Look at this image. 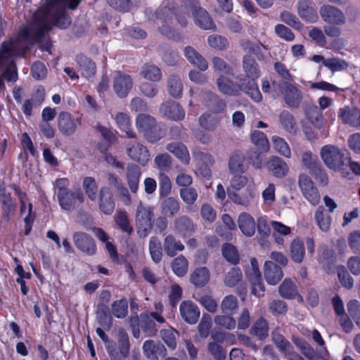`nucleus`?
<instances>
[{
  "instance_id": "obj_22",
  "label": "nucleus",
  "mask_w": 360,
  "mask_h": 360,
  "mask_svg": "<svg viewBox=\"0 0 360 360\" xmlns=\"http://www.w3.org/2000/svg\"><path fill=\"white\" fill-rule=\"evenodd\" d=\"M268 171L277 178H283L288 172L287 163L278 157H271L266 162Z\"/></svg>"
},
{
  "instance_id": "obj_56",
  "label": "nucleus",
  "mask_w": 360,
  "mask_h": 360,
  "mask_svg": "<svg viewBox=\"0 0 360 360\" xmlns=\"http://www.w3.org/2000/svg\"><path fill=\"white\" fill-rule=\"evenodd\" d=\"M251 141L254 143L257 148L258 150L266 152L269 148V141L264 134V132L255 130L251 134Z\"/></svg>"
},
{
  "instance_id": "obj_14",
  "label": "nucleus",
  "mask_w": 360,
  "mask_h": 360,
  "mask_svg": "<svg viewBox=\"0 0 360 360\" xmlns=\"http://www.w3.org/2000/svg\"><path fill=\"white\" fill-rule=\"evenodd\" d=\"M160 112L172 120H183L185 117V111L182 106L173 100H167L162 103L160 107Z\"/></svg>"
},
{
  "instance_id": "obj_27",
  "label": "nucleus",
  "mask_w": 360,
  "mask_h": 360,
  "mask_svg": "<svg viewBox=\"0 0 360 360\" xmlns=\"http://www.w3.org/2000/svg\"><path fill=\"white\" fill-rule=\"evenodd\" d=\"M184 54L190 63L198 67L201 71H205L208 68L207 60L193 47L186 46L184 49Z\"/></svg>"
},
{
  "instance_id": "obj_31",
  "label": "nucleus",
  "mask_w": 360,
  "mask_h": 360,
  "mask_svg": "<svg viewBox=\"0 0 360 360\" xmlns=\"http://www.w3.org/2000/svg\"><path fill=\"white\" fill-rule=\"evenodd\" d=\"M245 155L240 151H234L229 159V170L231 174L244 173L246 170Z\"/></svg>"
},
{
  "instance_id": "obj_23",
  "label": "nucleus",
  "mask_w": 360,
  "mask_h": 360,
  "mask_svg": "<svg viewBox=\"0 0 360 360\" xmlns=\"http://www.w3.org/2000/svg\"><path fill=\"white\" fill-rule=\"evenodd\" d=\"M311 0H300L297 3V13L300 17L309 22H315L317 18V12L312 5Z\"/></svg>"
},
{
  "instance_id": "obj_47",
  "label": "nucleus",
  "mask_w": 360,
  "mask_h": 360,
  "mask_svg": "<svg viewBox=\"0 0 360 360\" xmlns=\"http://www.w3.org/2000/svg\"><path fill=\"white\" fill-rule=\"evenodd\" d=\"M314 218L319 228L324 232L329 230L330 227L331 218L330 216L325 212L323 206L318 207L315 212Z\"/></svg>"
},
{
  "instance_id": "obj_10",
  "label": "nucleus",
  "mask_w": 360,
  "mask_h": 360,
  "mask_svg": "<svg viewBox=\"0 0 360 360\" xmlns=\"http://www.w3.org/2000/svg\"><path fill=\"white\" fill-rule=\"evenodd\" d=\"M127 155L134 161L145 166L150 159V153L146 146L136 141H131L126 145Z\"/></svg>"
},
{
  "instance_id": "obj_40",
  "label": "nucleus",
  "mask_w": 360,
  "mask_h": 360,
  "mask_svg": "<svg viewBox=\"0 0 360 360\" xmlns=\"http://www.w3.org/2000/svg\"><path fill=\"white\" fill-rule=\"evenodd\" d=\"M240 46L243 49V50L247 53L246 55L253 54L256 56L258 60H261L264 58V55L262 53V48L265 49V46L262 45L260 42H254L249 39H242L240 41Z\"/></svg>"
},
{
  "instance_id": "obj_24",
  "label": "nucleus",
  "mask_w": 360,
  "mask_h": 360,
  "mask_svg": "<svg viewBox=\"0 0 360 360\" xmlns=\"http://www.w3.org/2000/svg\"><path fill=\"white\" fill-rule=\"evenodd\" d=\"M338 113L340 118L344 124H349L353 127H359L360 126L359 109L345 107L340 108Z\"/></svg>"
},
{
  "instance_id": "obj_38",
  "label": "nucleus",
  "mask_w": 360,
  "mask_h": 360,
  "mask_svg": "<svg viewBox=\"0 0 360 360\" xmlns=\"http://www.w3.org/2000/svg\"><path fill=\"white\" fill-rule=\"evenodd\" d=\"M290 257L291 259L297 264L303 262L305 255L304 243L298 238L291 241L290 248Z\"/></svg>"
},
{
  "instance_id": "obj_52",
  "label": "nucleus",
  "mask_w": 360,
  "mask_h": 360,
  "mask_svg": "<svg viewBox=\"0 0 360 360\" xmlns=\"http://www.w3.org/2000/svg\"><path fill=\"white\" fill-rule=\"evenodd\" d=\"M149 251L153 261L159 263L162 260V252L161 243L157 236H152L149 241Z\"/></svg>"
},
{
  "instance_id": "obj_37",
  "label": "nucleus",
  "mask_w": 360,
  "mask_h": 360,
  "mask_svg": "<svg viewBox=\"0 0 360 360\" xmlns=\"http://www.w3.org/2000/svg\"><path fill=\"white\" fill-rule=\"evenodd\" d=\"M210 274L205 266L196 268L190 276V281L197 288L205 286L210 281Z\"/></svg>"
},
{
  "instance_id": "obj_44",
  "label": "nucleus",
  "mask_w": 360,
  "mask_h": 360,
  "mask_svg": "<svg viewBox=\"0 0 360 360\" xmlns=\"http://www.w3.org/2000/svg\"><path fill=\"white\" fill-rule=\"evenodd\" d=\"M282 332V329L277 326L272 330L271 333V341L281 352L287 351L292 345L290 342L284 337Z\"/></svg>"
},
{
  "instance_id": "obj_42",
  "label": "nucleus",
  "mask_w": 360,
  "mask_h": 360,
  "mask_svg": "<svg viewBox=\"0 0 360 360\" xmlns=\"http://www.w3.org/2000/svg\"><path fill=\"white\" fill-rule=\"evenodd\" d=\"M269 329L268 321L261 316L254 323L250 332L259 340H263L269 336Z\"/></svg>"
},
{
  "instance_id": "obj_11",
  "label": "nucleus",
  "mask_w": 360,
  "mask_h": 360,
  "mask_svg": "<svg viewBox=\"0 0 360 360\" xmlns=\"http://www.w3.org/2000/svg\"><path fill=\"white\" fill-rule=\"evenodd\" d=\"M57 198L61 209L69 212L76 209L77 200L80 203L84 202V194L79 189L75 191L70 190L61 194H57Z\"/></svg>"
},
{
  "instance_id": "obj_3",
  "label": "nucleus",
  "mask_w": 360,
  "mask_h": 360,
  "mask_svg": "<svg viewBox=\"0 0 360 360\" xmlns=\"http://www.w3.org/2000/svg\"><path fill=\"white\" fill-rule=\"evenodd\" d=\"M154 217V207L140 202L135 214L137 233L141 238H146L153 229L152 220Z\"/></svg>"
},
{
  "instance_id": "obj_12",
  "label": "nucleus",
  "mask_w": 360,
  "mask_h": 360,
  "mask_svg": "<svg viewBox=\"0 0 360 360\" xmlns=\"http://www.w3.org/2000/svg\"><path fill=\"white\" fill-rule=\"evenodd\" d=\"M319 12L323 20L330 25H342L346 22L342 11L333 6L323 5Z\"/></svg>"
},
{
  "instance_id": "obj_51",
  "label": "nucleus",
  "mask_w": 360,
  "mask_h": 360,
  "mask_svg": "<svg viewBox=\"0 0 360 360\" xmlns=\"http://www.w3.org/2000/svg\"><path fill=\"white\" fill-rule=\"evenodd\" d=\"M268 309L274 316H283L287 314L288 307L284 300L275 299L269 302Z\"/></svg>"
},
{
  "instance_id": "obj_55",
  "label": "nucleus",
  "mask_w": 360,
  "mask_h": 360,
  "mask_svg": "<svg viewBox=\"0 0 360 360\" xmlns=\"http://www.w3.org/2000/svg\"><path fill=\"white\" fill-rule=\"evenodd\" d=\"M179 195L186 205L191 206L198 199V193L195 188L190 186L180 188Z\"/></svg>"
},
{
  "instance_id": "obj_5",
  "label": "nucleus",
  "mask_w": 360,
  "mask_h": 360,
  "mask_svg": "<svg viewBox=\"0 0 360 360\" xmlns=\"http://www.w3.org/2000/svg\"><path fill=\"white\" fill-rule=\"evenodd\" d=\"M285 103L291 108H298L303 98L302 91L291 82H279L277 84Z\"/></svg>"
},
{
  "instance_id": "obj_20",
  "label": "nucleus",
  "mask_w": 360,
  "mask_h": 360,
  "mask_svg": "<svg viewBox=\"0 0 360 360\" xmlns=\"http://www.w3.org/2000/svg\"><path fill=\"white\" fill-rule=\"evenodd\" d=\"M243 70L245 73V77L242 78L243 82H248V80L257 79L260 75L259 65L256 60L250 55H244L242 60Z\"/></svg>"
},
{
  "instance_id": "obj_59",
  "label": "nucleus",
  "mask_w": 360,
  "mask_h": 360,
  "mask_svg": "<svg viewBox=\"0 0 360 360\" xmlns=\"http://www.w3.org/2000/svg\"><path fill=\"white\" fill-rule=\"evenodd\" d=\"M112 314L119 319L124 318L128 313V302L126 299L113 302L111 304Z\"/></svg>"
},
{
  "instance_id": "obj_18",
  "label": "nucleus",
  "mask_w": 360,
  "mask_h": 360,
  "mask_svg": "<svg viewBox=\"0 0 360 360\" xmlns=\"http://www.w3.org/2000/svg\"><path fill=\"white\" fill-rule=\"evenodd\" d=\"M180 315L182 319L188 324H195L200 317V309L198 306L190 300L183 301L179 306Z\"/></svg>"
},
{
  "instance_id": "obj_64",
  "label": "nucleus",
  "mask_w": 360,
  "mask_h": 360,
  "mask_svg": "<svg viewBox=\"0 0 360 360\" xmlns=\"http://www.w3.org/2000/svg\"><path fill=\"white\" fill-rule=\"evenodd\" d=\"M232 314L217 315L214 318V323L228 330H233L236 328V322Z\"/></svg>"
},
{
  "instance_id": "obj_28",
  "label": "nucleus",
  "mask_w": 360,
  "mask_h": 360,
  "mask_svg": "<svg viewBox=\"0 0 360 360\" xmlns=\"http://www.w3.org/2000/svg\"><path fill=\"white\" fill-rule=\"evenodd\" d=\"M76 62L79 65L82 75L86 79L92 78L96 72V63L83 54L76 56Z\"/></svg>"
},
{
  "instance_id": "obj_62",
  "label": "nucleus",
  "mask_w": 360,
  "mask_h": 360,
  "mask_svg": "<svg viewBox=\"0 0 360 360\" xmlns=\"http://www.w3.org/2000/svg\"><path fill=\"white\" fill-rule=\"evenodd\" d=\"M279 121L286 131L290 132L295 131L296 122L293 115L288 110H283L280 113Z\"/></svg>"
},
{
  "instance_id": "obj_34",
  "label": "nucleus",
  "mask_w": 360,
  "mask_h": 360,
  "mask_svg": "<svg viewBox=\"0 0 360 360\" xmlns=\"http://www.w3.org/2000/svg\"><path fill=\"white\" fill-rule=\"evenodd\" d=\"M227 195L233 203L243 207H248L254 198L252 192L249 189L240 193L231 188H227Z\"/></svg>"
},
{
  "instance_id": "obj_35",
  "label": "nucleus",
  "mask_w": 360,
  "mask_h": 360,
  "mask_svg": "<svg viewBox=\"0 0 360 360\" xmlns=\"http://www.w3.org/2000/svg\"><path fill=\"white\" fill-rule=\"evenodd\" d=\"M238 227L246 236L250 237L255 232V221L252 217L247 212H243L238 216Z\"/></svg>"
},
{
  "instance_id": "obj_39",
  "label": "nucleus",
  "mask_w": 360,
  "mask_h": 360,
  "mask_svg": "<svg viewBox=\"0 0 360 360\" xmlns=\"http://www.w3.org/2000/svg\"><path fill=\"white\" fill-rule=\"evenodd\" d=\"M167 129L164 125L158 124H153L150 129L143 134L145 139L150 143H155L165 136Z\"/></svg>"
},
{
  "instance_id": "obj_21",
  "label": "nucleus",
  "mask_w": 360,
  "mask_h": 360,
  "mask_svg": "<svg viewBox=\"0 0 360 360\" xmlns=\"http://www.w3.org/2000/svg\"><path fill=\"white\" fill-rule=\"evenodd\" d=\"M264 275L269 285H276L283 277L281 266L276 265L273 261H266L264 264Z\"/></svg>"
},
{
  "instance_id": "obj_50",
  "label": "nucleus",
  "mask_w": 360,
  "mask_h": 360,
  "mask_svg": "<svg viewBox=\"0 0 360 360\" xmlns=\"http://www.w3.org/2000/svg\"><path fill=\"white\" fill-rule=\"evenodd\" d=\"M238 308V299L233 295L225 296L220 304V309L225 314H233Z\"/></svg>"
},
{
  "instance_id": "obj_43",
  "label": "nucleus",
  "mask_w": 360,
  "mask_h": 360,
  "mask_svg": "<svg viewBox=\"0 0 360 360\" xmlns=\"http://www.w3.org/2000/svg\"><path fill=\"white\" fill-rule=\"evenodd\" d=\"M195 23L203 30H214L216 26L205 9L202 8L193 16Z\"/></svg>"
},
{
  "instance_id": "obj_61",
  "label": "nucleus",
  "mask_w": 360,
  "mask_h": 360,
  "mask_svg": "<svg viewBox=\"0 0 360 360\" xmlns=\"http://www.w3.org/2000/svg\"><path fill=\"white\" fill-rule=\"evenodd\" d=\"M223 257L229 262L236 264L239 262V255L236 248L231 243H225L222 246Z\"/></svg>"
},
{
  "instance_id": "obj_15",
  "label": "nucleus",
  "mask_w": 360,
  "mask_h": 360,
  "mask_svg": "<svg viewBox=\"0 0 360 360\" xmlns=\"http://www.w3.org/2000/svg\"><path fill=\"white\" fill-rule=\"evenodd\" d=\"M131 76L117 72L113 80V89L120 98H125L133 87Z\"/></svg>"
},
{
  "instance_id": "obj_1",
  "label": "nucleus",
  "mask_w": 360,
  "mask_h": 360,
  "mask_svg": "<svg viewBox=\"0 0 360 360\" xmlns=\"http://www.w3.org/2000/svg\"><path fill=\"white\" fill-rule=\"evenodd\" d=\"M81 0H46V4L39 8L34 14L32 22L27 27L20 30L24 39L32 38L39 42L52 28L53 24L60 29H67L71 24V19L66 13V7L75 10Z\"/></svg>"
},
{
  "instance_id": "obj_46",
  "label": "nucleus",
  "mask_w": 360,
  "mask_h": 360,
  "mask_svg": "<svg viewBox=\"0 0 360 360\" xmlns=\"http://www.w3.org/2000/svg\"><path fill=\"white\" fill-rule=\"evenodd\" d=\"M82 188L91 201L95 202L97 200L99 190L94 178L91 176L85 177L82 182Z\"/></svg>"
},
{
  "instance_id": "obj_53",
  "label": "nucleus",
  "mask_w": 360,
  "mask_h": 360,
  "mask_svg": "<svg viewBox=\"0 0 360 360\" xmlns=\"http://www.w3.org/2000/svg\"><path fill=\"white\" fill-rule=\"evenodd\" d=\"M243 274L241 270L238 267H232L225 275L224 285L229 288H233L238 285L241 281Z\"/></svg>"
},
{
  "instance_id": "obj_13",
  "label": "nucleus",
  "mask_w": 360,
  "mask_h": 360,
  "mask_svg": "<svg viewBox=\"0 0 360 360\" xmlns=\"http://www.w3.org/2000/svg\"><path fill=\"white\" fill-rule=\"evenodd\" d=\"M98 204L100 210L105 214H111L115 208V201L111 189L102 186L98 195Z\"/></svg>"
},
{
  "instance_id": "obj_63",
  "label": "nucleus",
  "mask_w": 360,
  "mask_h": 360,
  "mask_svg": "<svg viewBox=\"0 0 360 360\" xmlns=\"http://www.w3.org/2000/svg\"><path fill=\"white\" fill-rule=\"evenodd\" d=\"M207 352L215 360H225L226 351L219 343L210 342L207 344Z\"/></svg>"
},
{
  "instance_id": "obj_33",
  "label": "nucleus",
  "mask_w": 360,
  "mask_h": 360,
  "mask_svg": "<svg viewBox=\"0 0 360 360\" xmlns=\"http://www.w3.org/2000/svg\"><path fill=\"white\" fill-rule=\"evenodd\" d=\"M163 248L167 256L173 257L177 255L178 252L184 250V245L174 236L169 234L164 239Z\"/></svg>"
},
{
  "instance_id": "obj_58",
  "label": "nucleus",
  "mask_w": 360,
  "mask_h": 360,
  "mask_svg": "<svg viewBox=\"0 0 360 360\" xmlns=\"http://www.w3.org/2000/svg\"><path fill=\"white\" fill-rule=\"evenodd\" d=\"M172 269L178 276H184L188 271V261L183 255L176 257L172 262Z\"/></svg>"
},
{
  "instance_id": "obj_32",
  "label": "nucleus",
  "mask_w": 360,
  "mask_h": 360,
  "mask_svg": "<svg viewBox=\"0 0 360 360\" xmlns=\"http://www.w3.org/2000/svg\"><path fill=\"white\" fill-rule=\"evenodd\" d=\"M279 295L288 300H293L298 297L302 300V297L298 293V290L295 281L289 278H285L278 288Z\"/></svg>"
},
{
  "instance_id": "obj_9",
  "label": "nucleus",
  "mask_w": 360,
  "mask_h": 360,
  "mask_svg": "<svg viewBox=\"0 0 360 360\" xmlns=\"http://www.w3.org/2000/svg\"><path fill=\"white\" fill-rule=\"evenodd\" d=\"M162 323L165 322L163 316L158 312L142 313L140 314V328L148 337L155 336L158 328L155 322Z\"/></svg>"
},
{
  "instance_id": "obj_17",
  "label": "nucleus",
  "mask_w": 360,
  "mask_h": 360,
  "mask_svg": "<svg viewBox=\"0 0 360 360\" xmlns=\"http://www.w3.org/2000/svg\"><path fill=\"white\" fill-rule=\"evenodd\" d=\"M143 354L149 359L158 360L159 356H167V349L160 342H155L153 340H148L143 345Z\"/></svg>"
},
{
  "instance_id": "obj_54",
  "label": "nucleus",
  "mask_w": 360,
  "mask_h": 360,
  "mask_svg": "<svg viewBox=\"0 0 360 360\" xmlns=\"http://www.w3.org/2000/svg\"><path fill=\"white\" fill-rule=\"evenodd\" d=\"M155 119L148 114H139L136 117V125L139 131L143 134L148 129L153 126L156 123Z\"/></svg>"
},
{
  "instance_id": "obj_6",
  "label": "nucleus",
  "mask_w": 360,
  "mask_h": 360,
  "mask_svg": "<svg viewBox=\"0 0 360 360\" xmlns=\"http://www.w3.org/2000/svg\"><path fill=\"white\" fill-rule=\"evenodd\" d=\"M298 186L303 196L312 205L319 203L321 196L311 177L306 174H300L298 176Z\"/></svg>"
},
{
  "instance_id": "obj_30",
  "label": "nucleus",
  "mask_w": 360,
  "mask_h": 360,
  "mask_svg": "<svg viewBox=\"0 0 360 360\" xmlns=\"http://www.w3.org/2000/svg\"><path fill=\"white\" fill-rule=\"evenodd\" d=\"M174 15L176 16L177 22L182 27H186L187 25V19L184 15H179L176 14L174 11V8H171L168 6H165L160 8H158L155 11V15L158 20H160L163 23H168L172 16Z\"/></svg>"
},
{
  "instance_id": "obj_41",
  "label": "nucleus",
  "mask_w": 360,
  "mask_h": 360,
  "mask_svg": "<svg viewBox=\"0 0 360 360\" xmlns=\"http://www.w3.org/2000/svg\"><path fill=\"white\" fill-rule=\"evenodd\" d=\"M96 313L99 324L105 330H109L112 323V318L110 315L108 306L104 304H98Z\"/></svg>"
},
{
  "instance_id": "obj_7",
  "label": "nucleus",
  "mask_w": 360,
  "mask_h": 360,
  "mask_svg": "<svg viewBox=\"0 0 360 360\" xmlns=\"http://www.w3.org/2000/svg\"><path fill=\"white\" fill-rule=\"evenodd\" d=\"M72 240L75 247L82 253L89 256L96 253L97 247L95 240L88 233L82 231L75 232Z\"/></svg>"
},
{
  "instance_id": "obj_29",
  "label": "nucleus",
  "mask_w": 360,
  "mask_h": 360,
  "mask_svg": "<svg viewBox=\"0 0 360 360\" xmlns=\"http://www.w3.org/2000/svg\"><path fill=\"white\" fill-rule=\"evenodd\" d=\"M166 149L172 153L182 163L188 165L190 162V155L187 147L181 142H172L166 146Z\"/></svg>"
},
{
  "instance_id": "obj_4",
  "label": "nucleus",
  "mask_w": 360,
  "mask_h": 360,
  "mask_svg": "<svg viewBox=\"0 0 360 360\" xmlns=\"http://www.w3.org/2000/svg\"><path fill=\"white\" fill-rule=\"evenodd\" d=\"M320 155L325 165L334 171L343 170L347 166V158L344 152L334 145H326L321 148Z\"/></svg>"
},
{
  "instance_id": "obj_48",
  "label": "nucleus",
  "mask_w": 360,
  "mask_h": 360,
  "mask_svg": "<svg viewBox=\"0 0 360 360\" xmlns=\"http://www.w3.org/2000/svg\"><path fill=\"white\" fill-rule=\"evenodd\" d=\"M306 114L311 123L317 129H321L323 125V116L321 110L316 105L307 108Z\"/></svg>"
},
{
  "instance_id": "obj_8",
  "label": "nucleus",
  "mask_w": 360,
  "mask_h": 360,
  "mask_svg": "<svg viewBox=\"0 0 360 360\" xmlns=\"http://www.w3.org/2000/svg\"><path fill=\"white\" fill-rule=\"evenodd\" d=\"M57 122L58 130L65 136L74 135L77 132L78 127L82 124L80 119L74 118V117L68 112H60L58 116Z\"/></svg>"
},
{
  "instance_id": "obj_19",
  "label": "nucleus",
  "mask_w": 360,
  "mask_h": 360,
  "mask_svg": "<svg viewBox=\"0 0 360 360\" xmlns=\"http://www.w3.org/2000/svg\"><path fill=\"white\" fill-rule=\"evenodd\" d=\"M194 158L198 162V172L205 178L210 179L212 176L211 167L214 160L212 156L207 153L200 150L194 152Z\"/></svg>"
},
{
  "instance_id": "obj_57",
  "label": "nucleus",
  "mask_w": 360,
  "mask_h": 360,
  "mask_svg": "<svg viewBox=\"0 0 360 360\" xmlns=\"http://www.w3.org/2000/svg\"><path fill=\"white\" fill-rule=\"evenodd\" d=\"M0 204L1 205V209L16 208L15 200L11 197V193L4 184L0 185Z\"/></svg>"
},
{
  "instance_id": "obj_16",
  "label": "nucleus",
  "mask_w": 360,
  "mask_h": 360,
  "mask_svg": "<svg viewBox=\"0 0 360 360\" xmlns=\"http://www.w3.org/2000/svg\"><path fill=\"white\" fill-rule=\"evenodd\" d=\"M141 176V169L135 163H128L125 170V178L131 193L136 194Z\"/></svg>"
},
{
  "instance_id": "obj_36",
  "label": "nucleus",
  "mask_w": 360,
  "mask_h": 360,
  "mask_svg": "<svg viewBox=\"0 0 360 360\" xmlns=\"http://www.w3.org/2000/svg\"><path fill=\"white\" fill-rule=\"evenodd\" d=\"M183 82L181 77L177 74H171L167 81V88L169 95L174 98H179L182 96Z\"/></svg>"
},
{
  "instance_id": "obj_2",
  "label": "nucleus",
  "mask_w": 360,
  "mask_h": 360,
  "mask_svg": "<svg viewBox=\"0 0 360 360\" xmlns=\"http://www.w3.org/2000/svg\"><path fill=\"white\" fill-rule=\"evenodd\" d=\"M236 79L238 81V83L234 82L224 75H220L216 81L219 91L224 94L229 96L238 95L242 91L249 95L255 102L258 103L262 101V96L256 82L253 80L243 82L240 76H237Z\"/></svg>"
},
{
  "instance_id": "obj_49",
  "label": "nucleus",
  "mask_w": 360,
  "mask_h": 360,
  "mask_svg": "<svg viewBox=\"0 0 360 360\" xmlns=\"http://www.w3.org/2000/svg\"><path fill=\"white\" fill-rule=\"evenodd\" d=\"M115 120L119 128L126 133L127 137L135 138L136 136V133L131 130L129 117L126 113H117Z\"/></svg>"
},
{
  "instance_id": "obj_60",
  "label": "nucleus",
  "mask_w": 360,
  "mask_h": 360,
  "mask_svg": "<svg viewBox=\"0 0 360 360\" xmlns=\"http://www.w3.org/2000/svg\"><path fill=\"white\" fill-rule=\"evenodd\" d=\"M207 106L214 113L223 112L226 107V102L214 94H209Z\"/></svg>"
},
{
  "instance_id": "obj_26",
  "label": "nucleus",
  "mask_w": 360,
  "mask_h": 360,
  "mask_svg": "<svg viewBox=\"0 0 360 360\" xmlns=\"http://www.w3.org/2000/svg\"><path fill=\"white\" fill-rule=\"evenodd\" d=\"M174 226L176 231L181 235L190 236L196 230V224L186 215H182L176 218L174 221Z\"/></svg>"
},
{
  "instance_id": "obj_25",
  "label": "nucleus",
  "mask_w": 360,
  "mask_h": 360,
  "mask_svg": "<svg viewBox=\"0 0 360 360\" xmlns=\"http://www.w3.org/2000/svg\"><path fill=\"white\" fill-rule=\"evenodd\" d=\"M162 200L160 210L162 215L167 217H173L177 214L181 209L179 200L172 196H166Z\"/></svg>"
},
{
  "instance_id": "obj_45",
  "label": "nucleus",
  "mask_w": 360,
  "mask_h": 360,
  "mask_svg": "<svg viewBox=\"0 0 360 360\" xmlns=\"http://www.w3.org/2000/svg\"><path fill=\"white\" fill-rule=\"evenodd\" d=\"M140 75L143 78L152 82H159L162 78L160 69L158 66L149 63L143 65Z\"/></svg>"
}]
</instances>
